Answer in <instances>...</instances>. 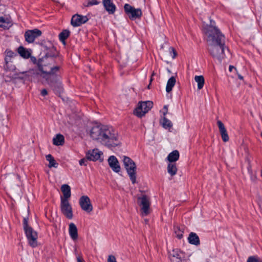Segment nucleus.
<instances>
[{
    "mask_svg": "<svg viewBox=\"0 0 262 262\" xmlns=\"http://www.w3.org/2000/svg\"><path fill=\"white\" fill-rule=\"evenodd\" d=\"M64 142L63 136L61 134H57L53 139V144L55 145H62Z\"/></svg>",
    "mask_w": 262,
    "mask_h": 262,
    "instance_id": "nucleus-26",
    "label": "nucleus"
},
{
    "mask_svg": "<svg viewBox=\"0 0 262 262\" xmlns=\"http://www.w3.org/2000/svg\"><path fill=\"white\" fill-rule=\"evenodd\" d=\"M70 34V32L68 30H63L60 34H59V40L63 43L66 44V40L69 36Z\"/></svg>",
    "mask_w": 262,
    "mask_h": 262,
    "instance_id": "nucleus-27",
    "label": "nucleus"
},
{
    "mask_svg": "<svg viewBox=\"0 0 262 262\" xmlns=\"http://www.w3.org/2000/svg\"><path fill=\"white\" fill-rule=\"evenodd\" d=\"M176 82V80L174 77H171L167 82L166 91L167 93H170L174 86Z\"/></svg>",
    "mask_w": 262,
    "mask_h": 262,
    "instance_id": "nucleus-25",
    "label": "nucleus"
},
{
    "mask_svg": "<svg viewBox=\"0 0 262 262\" xmlns=\"http://www.w3.org/2000/svg\"><path fill=\"white\" fill-rule=\"evenodd\" d=\"M17 52L19 55L24 58H29L31 56V53L23 46L18 47Z\"/></svg>",
    "mask_w": 262,
    "mask_h": 262,
    "instance_id": "nucleus-24",
    "label": "nucleus"
},
{
    "mask_svg": "<svg viewBox=\"0 0 262 262\" xmlns=\"http://www.w3.org/2000/svg\"><path fill=\"white\" fill-rule=\"evenodd\" d=\"M69 232L71 238L73 240H76L78 238L77 228L76 225L71 223L69 225Z\"/></svg>",
    "mask_w": 262,
    "mask_h": 262,
    "instance_id": "nucleus-21",
    "label": "nucleus"
},
{
    "mask_svg": "<svg viewBox=\"0 0 262 262\" xmlns=\"http://www.w3.org/2000/svg\"><path fill=\"white\" fill-rule=\"evenodd\" d=\"M79 204L81 209L88 213H90L93 210V205L90 198H80Z\"/></svg>",
    "mask_w": 262,
    "mask_h": 262,
    "instance_id": "nucleus-14",
    "label": "nucleus"
},
{
    "mask_svg": "<svg viewBox=\"0 0 262 262\" xmlns=\"http://www.w3.org/2000/svg\"><path fill=\"white\" fill-rule=\"evenodd\" d=\"M123 162L124 167L133 184L136 182V164L129 157L123 156Z\"/></svg>",
    "mask_w": 262,
    "mask_h": 262,
    "instance_id": "nucleus-5",
    "label": "nucleus"
},
{
    "mask_svg": "<svg viewBox=\"0 0 262 262\" xmlns=\"http://www.w3.org/2000/svg\"><path fill=\"white\" fill-rule=\"evenodd\" d=\"M41 95L42 96H46L48 94V92L47 91V90L46 89H43L42 90V91H41Z\"/></svg>",
    "mask_w": 262,
    "mask_h": 262,
    "instance_id": "nucleus-44",
    "label": "nucleus"
},
{
    "mask_svg": "<svg viewBox=\"0 0 262 262\" xmlns=\"http://www.w3.org/2000/svg\"><path fill=\"white\" fill-rule=\"evenodd\" d=\"M247 262H262V259L257 256H251L248 257Z\"/></svg>",
    "mask_w": 262,
    "mask_h": 262,
    "instance_id": "nucleus-35",
    "label": "nucleus"
},
{
    "mask_svg": "<svg viewBox=\"0 0 262 262\" xmlns=\"http://www.w3.org/2000/svg\"><path fill=\"white\" fill-rule=\"evenodd\" d=\"M188 241L189 244L195 246L200 245V240L199 236L195 232H191L189 233L188 237Z\"/></svg>",
    "mask_w": 262,
    "mask_h": 262,
    "instance_id": "nucleus-19",
    "label": "nucleus"
},
{
    "mask_svg": "<svg viewBox=\"0 0 262 262\" xmlns=\"http://www.w3.org/2000/svg\"><path fill=\"white\" fill-rule=\"evenodd\" d=\"M260 135H261V136L262 137V133H261V134H260Z\"/></svg>",
    "mask_w": 262,
    "mask_h": 262,
    "instance_id": "nucleus-51",
    "label": "nucleus"
},
{
    "mask_svg": "<svg viewBox=\"0 0 262 262\" xmlns=\"http://www.w3.org/2000/svg\"><path fill=\"white\" fill-rule=\"evenodd\" d=\"M167 172L171 176L177 174L178 168L176 163H169L167 165Z\"/></svg>",
    "mask_w": 262,
    "mask_h": 262,
    "instance_id": "nucleus-23",
    "label": "nucleus"
},
{
    "mask_svg": "<svg viewBox=\"0 0 262 262\" xmlns=\"http://www.w3.org/2000/svg\"><path fill=\"white\" fill-rule=\"evenodd\" d=\"M100 2L99 0H91L89 1L86 5H85V7H89L91 6H93L94 5L99 4Z\"/></svg>",
    "mask_w": 262,
    "mask_h": 262,
    "instance_id": "nucleus-37",
    "label": "nucleus"
},
{
    "mask_svg": "<svg viewBox=\"0 0 262 262\" xmlns=\"http://www.w3.org/2000/svg\"><path fill=\"white\" fill-rule=\"evenodd\" d=\"M168 257L171 261L173 260V258H176L178 260L177 262H186L184 253L178 248L168 251Z\"/></svg>",
    "mask_w": 262,
    "mask_h": 262,
    "instance_id": "nucleus-11",
    "label": "nucleus"
},
{
    "mask_svg": "<svg viewBox=\"0 0 262 262\" xmlns=\"http://www.w3.org/2000/svg\"><path fill=\"white\" fill-rule=\"evenodd\" d=\"M88 160L89 159H88L86 157V158H83V159H81L80 160H79V164L81 166H82V165L86 166L87 165Z\"/></svg>",
    "mask_w": 262,
    "mask_h": 262,
    "instance_id": "nucleus-40",
    "label": "nucleus"
},
{
    "mask_svg": "<svg viewBox=\"0 0 262 262\" xmlns=\"http://www.w3.org/2000/svg\"><path fill=\"white\" fill-rule=\"evenodd\" d=\"M164 112H163L164 117H165L166 115L168 113V105H164L163 107Z\"/></svg>",
    "mask_w": 262,
    "mask_h": 262,
    "instance_id": "nucleus-42",
    "label": "nucleus"
},
{
    "mask_svg": "<svg viewBox=\"0 0 262 262\" xmlns=\"http://www.w3.org/2000/svg\"><path fill=\"white\" fill-rule=\"evenodd\" d=\"M37 66L39 70L42 74L41 77L46 80L49 85L52 88L60 85V77L58 74L60 69L59 66H53L50 67V71L48 72L45 70L43 64L39 61H38Z\"/></svg>",
    "mask_w": 262,
    "mask_h": 262,
    "instance_id": "nucleus-3",
    "label": "nucleus"
},
{
    "mask_svg": "<svg viewBox=\"0 0 262 262\" xmlns=\"http://www.w3.org/2000/svg\"><path fill=\"white\" fill-rule=\"evenodd\" d=\"M107 262H117L115 256L110 255L107 258Z\"/></svg>",
    "mask_w": 262,
    "mask_h": 262,
    "instance_id": "nucleus-41",
    "label": "nucleus"
},
{
    "mask_svg": "<svg viewBox=\"0 0 262 262\" xmlns=\"http://www.w3.org/2000/svg\"><path fill=\"white\" fill-rule=\"evenodd\" d=\"M46 160L49 162V167H55L56 168L58 166V164L56 162L53 157L49 154L46 156Z\"/></svg>",
    "mask_w": 262,
    "mask_h": 262,
    "instance_id": "nucleus-28",
    "label": "nucleus"
},
{
    "mask_svg": "<svg viewBox=\"0 0 262 262\" xmlns=\"http://www.w3.org/2000/svg\"><path fill=\"white\" fill-rule=\"evenodd\" d=\"M141 196L144 197V196H146L145 194H143Z\"/></svg>",
    "mask_w": 262,
    "mask_h": 262,
    "instance_id": "nucleus-49",
    "label": "nucleus"
},
{
    "mask_svg": "<svg viewBox=\"0 0 262 262\" xmlns=\"http://www.w3.org/2000/svg\"><path fill=\"white\" fill-rule=\"evenodd\" d=\"M77 262H83V259L79 256H77Z\"/></svg>",
    "mask_w": 262,
    "mask_h": 262,
    "instance_id": "nucleus-45",
    "label": "nucleus"
},
{
    "mask_svg": "<svg viewBox=\"0 0 262 262\" xmlns=\"http://www.w3.org/2000/svg\"><path fill=\"white\" fill-rule=\"evenodd\" d=\"M60 210L62 213L68 219H72L73 216V210L70 203V198H60Z\"/></svg>",
    "mask_w": 262,
    "mask_h": 262,
    "instance_id": "nucleus-8",
    "label": "nucleus"
},
{
    "mask_svg": "<svg viewBox=\"0 0 262 262\" xmlns=\"http://www.w3.org/2000/svg\"><path fill=\"white\" fill-rule=\"evenodd\" d=\"M58 55V52L55 49L52 48L49 52H48L44 57L42 58V59H39L38 61H40L41 63V61H43L45 63L49 61L50 65H53L55 63V58H56Z\"/></svg>",
    "mask_w": 262,
    "mask_h": 262,
    "instance_id": "nucleus-10",
    "label": "nucleus"
},
{
    "mask_svg": "<svg viewBox=\"0 0 262 262\" xmlns=\"http://www.w3.org/2000/svg\"><path fill=\"white\" fill-rule=\"evenodd\" d=\"M23 228L27 237L28 244L32 248L37 247L38 233L28 224V218L24 217L23 221Z\"/></svg>",
    "mask_w": 262,
    "mask_h": 262,
    "instance_id": "nucleus-4",
    "label": "nucleus"
},
{
    "mask_svg": "<svg viewBox=\"0 0 262 262\" xmlns=\"http://www.w3.org/2000/svg\"><path fill=\"white\" fill-rule=\"evenodd\" d=\"M102 3L104 9L110 14H113L115 13L116 7L111 0H103Z\"/></svg>",
    "mask_w": 262,
    "mask_h": 262,
    "instance_id": "nucleus-18",
    "label": "nucleus"
},
{
    "mask_svg": "<svg viewBox=\"0 0 262 262\" xmlns=\"http://www.w3.org/2000/svg\"><path fill=\"white\" fill-rule=\"evenodd\" d=\"M89 19L86 16H83L79 14L74 15L71 19V24L73 27H78L85 23Z\"/></svg>",
    "mask_w": 262,
    "mask_h": 262,
    "instance_id": "nucleus-13",
    "label": "nucleus"
},
{
    "mask_svg": "<svg viewBox=\"0 0 262 262\" xmlns=\"http://www.w3.org/2000/svg\"><path fill=\"white\" fill-rule=\"evenodd\" d=\"M5 55L6 57L12 58H14L15 56H16V53L8 49L5 51Z\"/></svg>",
    "mask_w": 262,
    "mask_h": 262,
    "instance_id": "nucleus-36",
    "label": "nucleus"
},
{
    "mask_svg": "<svg viewBox=\"0 0 262 262\" xmlns=\"http://www.w3.org/2000/svg\"><path fill=\"white\" fill-rule=\"evenodd\" d=\"M19 74L21 75V76H19L20 79H26L27 78H29L30 77L33 76V75H38L39 73L35 70L30 69L28 71L20 72L16 75L19 76Z\"/></svg>",
    "mask_w": 262,
    "mask_h": 262,
    "instance_id": "nucleus-20",
    "label": "nucleus"
},
{
    "mask_svg": "<svg viewBox=\"0 0 262 262\" xmlns=\"http://www.w3.org/2000/svg\"><path fill=\"white\" fill-rule=\"evenodd\" d=\"M4 68L5 70L9 71H14L16 69L15 66L13 64V61L5 63Z\"/></svg>",
    "mask_w": 262,
    "mask_h": 262,
    "instance_id": "nucleus-33",
    "label": "nucleus"
},
{
    "mask_svg": "<svg viewBox=\"0 0 262 262\" xmlns=\"http://www.w3.org/2000/svg\"><path fill=\"white\" fill-rule=\"evenodd\" d=\"M12 58H9L7 57H5V63H8L12 61Z\"/></svg>",
    "mask_w": 262,
    "mask_h": 262,
    "instance_id": "nucleus-43",
    "label": "nucleus"
},
{
    "mask_svg": "<svg viewBox=\"0 0 262 262\" xmlns=\"http://www.w3.org/2000/svg\"><path fill=\"white\" fill-rule=\"evenodd\" d=\"M44 66H45V67H47V65H46V64H44Z\"/></svg>",
    "mask_w": 262,
    "mask_h": 262,
    "instance_id": "nucleus-50",
    "label": "nucleus"
},
{
    "mask_svg": "<svg viewBox=\"0 0 262 262\" xmlns=\"http://www.w3.org/2000/svg\"><path fill=\"white\" fill-rule=\"evenodd\" d=\"M41 35V31L38 29L28 30L25 33L26 41L29 43L33 42L35 39Z\"/></svg>",
    "mask_w": 262,
    "mask_h": 262,
    "instance_id": "nucleus-12",
    "label": "nucleus"
},
{
    "mask_svg": "<svg viewBox=\"0 0 262 262\" xmlns=\"http://www.w3.org/2000/svg\"><path fill=\"white\" fill-rule=\"evenodd\" d=\"M217 124L219 127V132L221 135L222 139L225 142L228 141L229 138L224 124L220 120H218L217 121Z\"/></svg>",
    "mask_w": 262,
    "mask_h": 262,
    "instance_id": "nucleus-16",
    "label": "nucleus"
},
{
    "mask_svg": "<svg viewBox=\"0 0 262 262\" xmlns=\"http://www.w3.org/2000/svg\"><path fill=\"white\" fill-rule=\"evenodd\" d=\"M108 163L110 167L115 172H119L121 170V167L118 160L114 156H111L108 159Z\"/></svg>",
    "mask_w": 262,
    "mask_h": 262,
    "instance_id": "nucleus-15",
    "label": "nucleus"
},
{
    "mask_svg": "<svg viewBox=\"0 0 262 262\" xmlns=\"http://www.w3.org/2000/svg\"><path fill=\"white\" fill-rule=\"evenodd\" d=\"M154 75H155V73H154V72H153V73H152V75H151V78H150V83H149V85H148V86H147V88H148V89H150V84H151V81H152V77Z\"/></svg>",
    "mask_w": 262,
    "mask_h": 262,
    "instance_id": "nucleus-46",
    "label": "nucleus"
},
{
    "mask_svg": "<svg viewBox=\"0 0 262 262\" xmlns=\"http://www.w3.org/2000/svg\"><path fill=\"white\" fill-rule=\"evenodd\" d=\"M233 69H234L236 70V68L234 66H229V71L231 72Z\"/></svg>",
    "mask_w": 262,
    "mask_h": 262,
    "instance_id": "nucleus-47",
    "label": "nucleus"
},
{
    "mask_svg": "<svg viewBox=\"0 0 262 262\" xmlns=\"http://www.w3.org/2000/svg\"><path fill=\"white\" fill-rule=\"evenodd\" d=\"M247 160L248 163V166L247 169H248V172L251 175V180L252 181H255L256 179V176L255 174L253 173V171L252 170V166H251L250 160L248 159Z\"/></svg>",
    "mask_w": 262,
    "mask_h": 262,
    "instance_id": "nucleus-34",
    "label": "nucleus"
},
{
    "mask_svg": "<svg viewBox=\"0 0 262 262\" xmlns=\"http://www.w3.org/2000/svg\"><path fill=\"white\" fill-rule=\"evenodd\" d=\"M169 50L172 58H174L177 55L176 51L173 47H170Z\"/></svg>",
    "mask_w": 262,
    "mask_h": 262,
    "instance_id": "nucleus-39",
    "label": "nucleus"
},
{
    "mask_svg": "<svg viewBox=\"0 0 262 262\" xmlns=\"http://www.w3.org/2000/svg\"><path fill=\"white\" fill-rule=\"evenodd\" d=\"M152 106L153 103L150 101L139 102L137 107L134 110V114L141 118L147 113Z\"/></svg>",
    "mask_w": 262,
    "mask_h": 262,
    "instance_id": "nucleus-7",
    "label": "nucleus"
},
{
    "mask_svg": "<svg viewBox=\"0 0 262 262\" xmlns=\"http://www.w3.org/2000/svg\"><path fill=\"white\" fill-rule=\"evenodd\" d=\"M237 75H238V77L239 79L243 80L244 78L241 74H238Z\"/></svg>",
    "mask_w": 262,
    "mask_h": 262,
    "instance_id": "nucleus-48",
    "label": "nucleus"
},
{
    "mask_svg": "<svg viewBox=\"0 0 262 262\" xmlns=\"http://www.w3.org/2000/svg\"><path fill=\"white\" fill-rule=\"evenodd\" d=\"M91 137L108 147H116L120 144L117 132L111 126L97 125L93 126L90 132Z\"/></svg>",
    "mask_w": 262,
    "mask_h": 262,
    "instance_id": "nucleus-2",
    "label": "nucleus"
},
{
    "mask_svg": "<svg viewBox=\"0 0 262 262\" xmlns=\"http://www.w3.org/2000/svg\"><path fill=\"white\" fill-rule=\"evenodd\" d=\"M162 123L163 127L165 129L170 128L172 126L171 122L165 117H163Z\"/></svg>",
    "mask_w": 262,
    "mask_h": 262,
    "instance_id": "nucleus-32",
    "label": "nucleus"
},
{
    "mask_svg": "<svg viewBox=\"0 0 262 262\" xmlns=\"http://www.w3.org/2000/svg\"><path fill=\"white\" fill-rule=\"evenodd\" d=\"M195 81L198 83V89L201 90L203 88L204 84V78L203 76H195Z\"/></svg>",
    "mask_w": 262,
    "mask_h": 262,
    "instance_id": "nucleus-30",
    "label": "nucleus"
},
{
    "mask_svg": "<svg viewBox=\"0 0 262 262\" xmlns=\"http://www.w3.org/2000/svg\"><path fill=\"white\" fill-rule=\"evenodd\" d=\"M61 190L63 194V196H71V188L67 184L62 185Z\"/></svg>",
    "mask_w": 262,
    "mask_h": 262,
    "instance_id": "nucleus-31",
    "label": "nucleus"
},
{
    "mask_svg": "<svg viewBox=\"0 0 262 262\" xmlns=\"http://www.w3.org/2000/svg\"><path fill=\"white\" fill-rule=\"evenodd\" d=\"M180 157L179 152L177 150H173L167 157V160L169 163H175L179 160Z\"/></svg>",
    "mask_w": 262,
    "mask_h": 262,
    "instance_id": "nucleus-22",
    "label": "nucleus"
},
{
    "mask_svg": "<svg viewBox=\"0 0 262 262\" xmlns=\"http://www.w3.org/2000/svg\"><path fill=\"white\" fill-rule=\"evenodd\" d=\"M7 25L8 24L6 23L4 18H3V17H0V27L7 28Z\"/></svg>",
    "mask_w": 262,
    "mask_h": 262,
    "instance_id": "nucleus-38",
    "label": "nucleus"
},
{
    "mask_svg": "<svg viewBox=\"0 0 262 262\" xmlns=\"http://www.w3.org/2000/svg\"><path fill=\"white\" fill-rule=\"evenodd\" d=\"M137 203L140 207V215L142 216H146L151 213L152 209L149 198H138Z\"/></svg>",
    "mask_w": 262,
    "mask_h": 262,
    "instance_id": "nucleus-6",
    "label": "nucleus"
},
{
    "mask_svg": "<svg viewBox=\"0 0 262 262\" xmlns=\"http://www.w3.org/2000/svg\"><path fill=\"white\" fill-rule=\"evenodd\" d=\"M174 230L176 237L179 239L182 238L183 237L184 228L179 226H174Z\"/></svg>",
    "mask_w": 262,
    "mask_h": 262,
    "instance_id": "nucleus-29",
    "label": "nucleus"
},
{
    "mask_svg": "<svg viewBox=\"0 0 262 262\" xmlns=\"http://www.w3.org/2000/svg\"><path fill=\"white\" fill-rule=\"evenodd\" d=\"M205 35L207 50L210 54L221 60L225 56V50L229 51L228 48L225 46V36L217 28L213 26L212 20L210 25L205 28Z\"/></svg>",
    "mask_w": 262,
    "mask_h": 262,
    "instance_id": "nucleus-1",
    "label": "nucleus"
},
{
    "mask_svg": "<svg viewBox=\"0 0 262 262\" xmlns=\"http://www.w3.org/2000/svg\"><path fill=\"white\" fill-rule=\"evenodd\" d=\"M124 9L125 13L131 20L139 19L142 15V12L140 9H136L128 4H125L124 5Z\"/></svg>",
    "mask_w": 262,
    "mask_h": 262,
    "instance_id": "nucleus-9",
    "label": "nucleus"
},
{
    "mask_svg": "<svg viewBox=\"0 0 262 262\" xmlns=\"http://www.w3.org/2000/svg\"><path fill=\"white\" fill-rule=\"evenodd\" d=\"M102 153L99 151L98 149H95L92 150H89L86 153V158L91 161H95L100 159Z\"/></svg>",
    "mask_w": 262,
    "mask_h": 262,
    "instance_id": "nucleus-17",
    "label": "nucleus"
}]
</instances>
